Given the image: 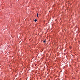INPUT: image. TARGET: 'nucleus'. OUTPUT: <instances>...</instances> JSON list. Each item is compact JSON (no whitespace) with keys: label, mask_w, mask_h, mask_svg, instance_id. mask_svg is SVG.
<instances>
[{"label":"nucleus","mask_w":80,"mask_h":80,"mask_svg":"<svg viewBox=\"0 0 80 80\" xmlns=\"http://www.w3.org/2000/svg\"><path fill=\"white\" fill-rule=\"evenodd\" d=\"M37 21V20L36 19H35L34 20V22H36Z\"/></svg>","instance_id":"f257e3e1"},{"label":"nucleus","mask_w":80,"mask_h":80,"mask_svg":"<svg viewBox=\"0 0 80 80\" xmlns=\"http://www.w3.org/2000/svg\"><path fill=\"white\" fill-rule=\"evenodd\" d=\"M43 42H44V43H45L46 42V41L45 40H44L43 41Z\"/></svg>","instance_id":"f03ea898"},{"label":"nucleus","mask_w":80,"mask_h":80,"mask_svg":"<svg viewBox=\"0 0 80 80\" xmlns=\"http://www.w3.org/2000/svg\"><path fill=\"white\" fill-rule=\"evenodd\" d=\"M37 17H38V13H37Z\"/></svg>","instance_id":"7ed1b4c3"}]
</instances>
